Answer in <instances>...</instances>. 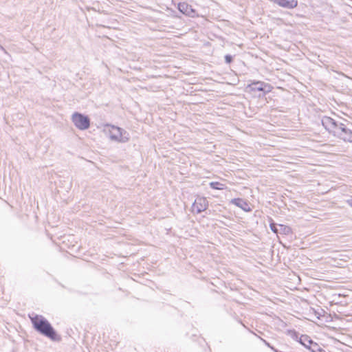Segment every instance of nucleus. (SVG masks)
<instances>
[{"label": "nucleus", "mask_w": 352, "mask_h": 352, "mask_svg": "<svg viewBox=\"0 0 352 352\" xmlns=\"http://www.w3.org/2000/svg\"><path fill=\"white\" fill-rule=\"evenodd\" d=\"M34 327L41 334L53 341L59 340L58 336L50 322L42 316L35 315L30 317Z\"/></svg>", "instance_id": "nucleus-1"}, {"label": "nucleus", "mask_w": 352, "mask_h": 352, "mask_svg": "<svg viewBox=\"0 0 352 352\" xmlns=\"http://www.w3.org/2000/svg\"><path fill=\"white\" fill-rule=\"evenodd\" d=\"M103 132L108 135L109 140L112 142L124 144L130 140L129 133L125 129L115 125H104Z\"/></svg>", "instance_id": "nucleus-2"}, {"label": "nucleus", "mask_w": 352, "mask_h": 352, "mask_svg": "<svg viewBox=\"0 0 352 352\" xmlns=\"http://www.w3.org/2000/svg\"><path fill=\"white\" fill-rule=\"evenodd\" d=\"M71 120L74 126L80 131H85L90 126L91 121L89 117L79 112L72 113Z\"/></svg>", "instance_id": "nucleus-3"}, {"label": "nucleus", "mask_w": 352, "mask_h": 352, "mask_svg": "<svg viewBox=\"0 0 352 352\" xmlns=\"http://www.w3.org/2000/svg\"><path fill=\"white\" fill-rule=\"evenodd\" d=\"M208 207V201L206 198L203 197H198L195 200L192 210L193 212L200 213L207 209Z\"/></svg>", "instance_id": "nucleus-4"}, {"label": "nucleus", "mask_w": 352, "mask_h": 352, "mask_svg": "<svg viewBox=\"0 0 352 352\" xmlns=\"http://www.w3.org/2000/svg\"><path fill=\"white\" fill-rule=\"evenodd\" d=\"M248 87L251 90L262 91H264L265 93H268L272 90L271 85L261 82H254L252 85H249Z\"/></svg>", "instance_id": "nucleus-5"}, {"label": "nucleus", "mask_w": 352, "mask_h": 352, "mask_svg": "<svg viewBox=\"0 0 352 352\" xmlns=\"http://www.w3.org/2000/svg\"><path fill=\"white\" fill-rule=\"evenodd\" d=\"M230 203L234 204L235 206L241 208L245 212H250L252 210V207L250 204L242 199H233L230 201Z\"/></svg>", "instance_id": "nucleus-6"}, {"label": "nucleus", "mask_w": 352, "mask_h": 352, "mask_svg": "<svg viewBox=\"0 0 352 352\" xmlns=\"http://www.w3.org/2000/svg\"><path fill=\"white\" fill-rule=\"evenodd\" d=\"M336 133H337L343 140L352 142V133L351 131L340 126L337 128Z\"/></svg>", "instance_id": "nucleus-7"}, {"label": "nucleus", "mask_w": 352, "mask_h": 352, "mask_svg": "<svg viewBox=\"0 0 352 352\" xmlns=\"http://www.w3.org/2000/svg\"><path fill=\"white\" fill-rule=\"evenodd\" d=\"M275 3H277L281 7L286 8H294L297 6V0H270Z\"/></svg>", "instance_id": "nucleus-8"}, {"label": "nucleus", "mask_w": 352, "mask_h": 352, "mask_svg": "<svg viewBox=\"0 0 352 352\" xmlns=\"http://www.w3.org/2000/svg\"><path fill=\"white\" fill-rule=\"evenodd\" d=\"M178 8L181 12L190 16L195 15V11L192 8L191 6L186 3H180L178 5Z\"/></svg>", "instance_id": "nucleus-9"}, {"label": "nucleus", "mask_w": 352, "mask_h": 352, "mask_svg": "<svg viewBox=\"0 0 352 352\" xmlns=\"http://www.w3.org/2000/svg\"><path fill=\"white\" fill-rule=\"evenodd\" d=\"M300 342L307 349L311 350V352H316V349H312L311 346V344H314V342L307 336H301L300 338Z\"/></svg>", "instance_id": "nucleus-10"}, {"label": "nucleus", "mask_w": 352, "mask_h": 352, "mask_svg": "<svg viewBox=\"0 0 352 352\" xmlns=\"http://www.w3.org/2000/svg\"><path fill=\"white\" fill-rule=\"evenodd\" d=\"M292 230L289 226L278 224V234L288 235L291 234Z\"/></svg>", "instance_id": "nucleus-11"}, {"label": "nucleus", "mask_w": 352, "mask_h": 352, "mask_svg": "<svg viewBox=\"0 0 352 352\" xmlns=\"http://www.w3.org/2000/svg\"><path fill=\"white\" fill-rule=\"evenodd\" d=\"M210 186L214 189L217 190H223L226 188V186L225 184L217 182H212L210 183Z\"/></svg>", "instance_id": "nucleus-12"}, {"label": "nucleus", "mask_w": 352, "mask_h": 352, "mask_svg": "<svg viewBox=\"0 0 352 352\" xmlns=\"http://www.w3.org/2000/svg\"><path fill=\"white\" fill-rule=\"evenodd\" d=\"M270 229L274 233L278 234V225H276L274 223H270Z\"/></svg>", "instance_id": "nucleus-13"}, {"label": "nucleus", "mask_w": 352, "mask_h": 352, "mask_svg": "<svg viewBox=\"0 0 352 352\" xmlns=\"http://www.w3.org/2000/svg\"><path fill=\"white\" fill-rule=\"evenodd\" d=\"M311 346L312 349H316V352L322 351L321 349L318 346V345L316 342H314V344H311Z\"/></svg>", "instance_id": "nucleus-14"}, {"label": "nucleus", "mask_w": 352, "mask_h": 352, "mask_svg": "<svg viewBox=\"0 0 352 352\" xmlns=\"http://www.w3.org/2000/svg\"><path fill=\"white\" fill-rule=\"evenodd\" d=\"M324 123L325 124L329 123V124H335L334 122H333V120L329 118H326Z\"/></svg>", "instance_id": "nucleus-15"}, {"label": "nucleus", "mask_w": 352, "mask_h": 352, "mask_svg": "<svg viewBox=\"0 0 352 352\" xmlns=\"http://www.w3.org/2000/svg\"><path fill=\"white\" fill-rule=\"evenodd\" d=\"M226 60L227 63H230L232 60V57L230 56H226Z\"/></svg>", "instance_id": "nucleus-16"}, {"label": "nucleus", "mask_w": 352, "mask_h": 352, "mask_svg": "<svg viewBox=\"0 0 352 352\" xmlns=\"http://www.w3.org/2000/svg\"><path fill=\"white\" fill-rule=\"evenodd\" d=\"M346 203L352 207V197L346 200Z\"/></svg>", "instance_id": "nucleus-17"}]
</instances>
